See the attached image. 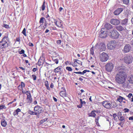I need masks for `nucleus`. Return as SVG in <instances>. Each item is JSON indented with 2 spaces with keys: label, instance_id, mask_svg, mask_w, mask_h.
Returning <instances> with one entry per match:
<instances>
[{
  "label": "nucleus",
  "instance_id": "5701e85b",
  "mask_svg": "<svg viewBox=\"0 0 133 133\" xmlns=\"http://www.w3.org/2000/svg\"><path fill=\"white\" fill-rule=\"evenodd\" d=\"M25 84L23 82H21V85H19L18 86V89L20 90H23V88L25 87Z\"/></svg>",
  "mask_w": 133,
  "mask_h": 133
},
{
  "label": "nucleus",
  "instance_id": "c03bdc74",
  "mask_svg": "<svg viewBox=\"0 0 133 133\" xmlns=\"http://www.w3.org/2000/svg\"><path fill=\"white\" fill-rule=\"evenodd\" d=\"M22 90V93L23 94H28H28L29 93V92H30V91H25L23 90Z\"/></svg>",
  "mask_w": 133,
  "mask_h": 133
},
{
  "label": "nucleus",
  "instance_id": "412c9836",
  "mask_svg": "<svg viewBox=\"0 0 133 133\" xmlns=\"http://www.w3.org/2000/svg\"><path fill=\"white\" fill-rule=\"evenodd\" d=\"M1 124L2 126L4 127H6L7 124L6 121L4 119L1 120Z\"/></svg>",
  "mask_w": 133,
  "mask_h": 133
},
{
  "label": "nucleus",
  "instance_id": "a19ab883",
  "mask_svg": "<svg viewBox=\"0 0 133 133\" xmlns=\"http://www.w3.org/2000/svg\"><path fill=\"white\" fill-rule=\"evenodd\" d=\"M119 119L120 121H122L124 120V117L121 116L120 117Z\"/></svg>",
  "mask_w": 133,
  "mask_h": 133
},
{
  "label": "nucleus",
  "instance_id": "680f3d73",
  "mask_svg": "<svg viewBox=\"0 0 133 133\" xmlns=\"http://www.w3.org/2000/svg\"><path fill=\"white\" fill-rule=\"evenodd\" d=\"M37 69V68H33V69L32 70V71L33 72H35L36 71V70Z\"/></svg>",
  "mask_w": 133,
  "mask_h": 133
},
{
  "label": "nucleus",
  "instance_id": "864d4df0",
  "mask_svg": "<svg viewBox=\"0 0 133 133\" xmlns=\"http://www.w3.org/2000/svg\"><path fill=\"white\" fill-rule=\"evenodd\" d=\"M82 105L80 103L79 105H77V107L79 108H81L82 107Z\"/></svg>",
  "mask_w": 133,
  "mask_h": 133
},
{
  "label": "nucleus",
  "instance_id": "f3484780",
  "mask_svg": "<svg viewBox=\"0 0 133 133\" xmlns=\"http://www.w3.org/2000/svg\"><path fill=\"white\" fill-rule=\"evenodd\" d=\"M27 95L26 99L27 102L29 103H31L32 101V98H31V96L30 92H29L28 94H26Z\"/></svg>",
  "mask_w": 133,
  "mask_h": 133
},
{
  "label": "nucleus",
  "instance_id": "0e129e2a",
  "mask_svg": "<svg viewBox=\"0 0 133 133\" xmlns=\"http://www.w3.org/2000/svg\"><path fill=\"white\" fill-rule=\"evenodd\" d=\"M53 98V99H54V100L55 102H56L57 101V99L56 98L54 97Z\"/></svg>",
  "mask_w": 133,
  "mask_h": 133
},
{
  "label": "nucleus",
  "instance_id": "aec40b11",
  "mask_svg": "<svg viewBox=\"0 0 133 133\" xmlns=\"http://www.w3.org/2000/svg\"><path fill=\"white\" fill-rule=\"evenodd\" d=\"M95 112L97 113V111L94 110L92 111L91 112L89 113L88 114L89 116L93 117H95L96 115V114L95 113Z\"/></svg>",
  "mask_w": 133,
  "mask_h": 133
},
{
  "label": "nucleus",
  "instance_id": "5fc2aeb1",
  "mask_svg": "<svg viewBox=\"0 0 133 133\" xmlns=\"http://www.w3.org/2000/svg\"><path fill=\"white\" fill-rule=\"evenodd\" d=\"M129 119L130 120H133V116L130 117H129Z\"/></svg>",
  "mask_w": 133,
  "mask_h": 133
},
{
  "label": "nucleus",
  "instance_id": "7ed1b4c3",
  "mask_svg": "<svg viewBox=\"0 0 133 133\" xmlns=\"http://www.w3.org/2000/svg\"><path fill=\"white\" fill-rule=\"evenodd\" d=\"M132 84H133V76H130L128 77V80L125 81L123 84V86L124 88L129 89Z\"/></svg>",
  "mask_w": 133,
  "mask_h": 133
},
{
  "label": "nucleus",
  "instance_id": "4c0bfd02",
  "mask_svg": "<svg viewBox=\"0 0 133 133\" xmlns=\"http://www.w3.org/2000/svg\"><path fill=\"white\" fill-rule=\"evenodd\" d=\"M3 26L7 29H9L10 28L9 25L7 24H4L3 25Z\"/></svg>",
  "mask_w": 133,
  "mask_h": 133
},
{
  "label": "nucleus",
  "instance_id": "4be33fe9",
  "mask_svg": "<svg viewBox=\"0 0 133 133\" xmlns=\"http://www.w3.org/2000/svg\"><path fill=\"white\" fill-rule=\"evenodd\" d=\"M128 19H125L122 21L121 22V24L123 25H126L128 24Z\"/></svg>",
  "mask_w": 133,
  "mask_h": 133
},
{
  "label": "nucleus",
  "instance_id": "c85d7f7f",
  "mask_svg": "<svg viewBox=\"0 0 133 133\" xmlns=\"http://www.w3.org/2000/svg\"><path fill=\"white\" fill-rule=\"evenodd\" d=\"M45 19L43 17L41 18L39 21V23L41 24V25L43 24V23L44 22V21Z\"/></svg>",
  "mask_w": 133,
  "mask_h": 133
},
{
  "label": "nucleus",
  "instance_id": "58836bf2",
  "mask_svg": "<svg viewBox=\"0 0 133 133\" xmlns=\"http://www.w3.org/2000/svg\"><path fill=\"white\" fill-rule=\"evenodd\" d=\"M6 107L4 105H0V110L3 109H5Z\"/></svg>",
  "mask_w": 133,
  "mask_h": 133
},
{
  "label": "nucleus",
  "instance_id": "de8ad7c7",
  "mask_svg": "<svg viewBox=\"0 0 133 133\" xmlns=\"http://www.w3.org/2000/svg\"><path fill=\"white\" fill-rule=\"evenodd\" d=\"M72 65L74 66H77V63H76V62L75 61L74 63L72 64Z\"/></svg>",
  "mask_w": 133,
  "mask_h": 133
},
{
  "label": "nucleus",
  "instance_id": "8fccbe9b",
  "mask_svg": "<svg viewBox=\"0 0 133 133\" xmlns=\"http://www.w3.org/2000/svg\"><path fill=\"white\" fill-rule=\"evenodd\" d=\"M124 112H128L129 110L127 108H125L124 109Z\"/></svg>",
  "mask_w": 133,
  "mask_h": 133
},
{
  "label": "nucleus",
  "instance_id": "72a5a7b5",
  "mask_svg": "<svg viewBox=\"0 0 133 133\" xmlns=\"http://www.w3.org/2000/svg\"><path fill=\"white\" fill-rule=\"evenodd\" d=\"M26 30L25 28H24L22 31V33L25 36H26Z\"/></svg>",
  "mask_w": 133,
  "mask_h": 133
},
{
  "label": "nucleus",
  "instance_id": "4d7b16f0",
  "mask_svg": "<svg viewBox=\"0 0 133 133\" xmlns=\"http://www.w3.org/2000/svg\"><path fill=\"white\" fill-rule=\"evenodd\" d=\"M16 41L17 42H20V39L19 38H17L16 39Z\"/></svg>",
  "mask_w": 133,
  "mask_h": 133
},
{
  "label": "nucleus",
  "instance_id": "9b49d317",
  "mask_svg": "<svg viewBox=\"0 0 133 133\" xmlns=\"http://www.w3.org/2000/svg\"><path fill=\"white\" fill-rule=\"evenodd\" d=\"M131 47L130 45L129 44H127L124 47L123 51L124 52L127 53L129 52L131 49Z\"/></svg>",
  "mask_w": 133,
  "mask_h": 133
},
{
  "label": "nucleus",
  "instance_id": "6e6552de",
  "mask_svg": "<svg viewBox=\"0 0 133 133\" xmlns=\"http://www.w3.org/2000/svg\"><path fill=\"white\" fill-rule=\"evenodd\" d=\"M114 67V65L112 63H108L105 66V70L107 71L111 72L113 69Z\"/></svg>",
  "mask_w": 133,
  "mask_h": 133
},
{
  "label": "nucleus",
  "instance_id": "603ef678",
  "mask_svg": "<svg viewBox=\"0 0 133 133\" xmlns=\"http://www.w3.org/2000/svg\"><path fill=\"white\" fill-rule=\"evenodd\" d=\"M28 45L31 46H34V44L30 42H29L28 43Z\"/></svg>",
  "mask_w": 133,
  "mask_h": 133
},
{
  "label": "nucleus",
  "instance_id": "f257e3e1",
  "mask_svg": "<svg viewBox=\"0 0 133 133\" xmlns=\"http://www.w3.org/2000/svg\"><path fill=\"white\" fill-rule=\"evenodd\" d=\"M118 72L116 76V81L119 84H123L125 82L127 76L124 69L122 66H118L117 68Z\"/></svg>",
  "mask_w": 133,
  "mask_h": 133
},
{
  "label": "nucleus",
  "instance_id": "6e6d98bb",
  "mask_svg": "<svg viewBox=\"0 0 133 133\" xmlns=\"http://www.w3.org/2000/svg\"><path fill=\"white\" fill-rule=\"evenodd\" d=\"M86 103V102H85L84 101H83L82 103H81V104L82 105H85Z\"/></svg>",
  "mask_w": 133,
  "mask_h": 133
},
{
  "label": "nucleus",
  "instance_id": "0eeeda50",
  "mask_svg": "<svg viewBox=\"0 0 133 133\" xmlns=\"http://www.w3.org/2000/svg\"><path fill=\"white\" fill-rule=\"evenodd\" d=\"M116 43L115 40L112 41L108 43L107 45V47L110 50L113 49L116 47Z\"/></svg>",
  "mask_w": 133,
  "mask_h": 133
},
{
  "label": "nucleus",
  "instance_id": "dca6fc26",
  "mask_svg": "<svg viewBox=\"0 0 133 133\" xmlns=\"http://www.w3.org/2000/svg\"><path fill=\"white\" fill-rule=\"evenodd\" d=\"M62 66H59L54 70V72L56 73H60L62 72Z\"/></svg>",
  "mask_w": 133,
  "mask_h": 133
},
{
  "label": "nucleus",
  "instance_id": "a18cd8bd",
  "mask_svg": "<svg viewBox=\"0 0 133 133\" xmlns=\"http://www.w3.org/2000/svg\"><path fill=\"white\" fill-rule=\"evenodd\" d=\"M45 86L46 87L47 86H49V84H48V81H46L45 82Z\"/></svg>",
  "mask_w": 133,
  "mask_h": 133
},
{
  "label": "nucleus",
  "instance_id": "338daca9",
  "mask_svg": "<svg viewBox=\"0 0 133 133\" xmlns=\"http://www.w3.org/2000/svg\"><path fill=\"white\" fill-rule=\"evenodd\" d=\"M19 68H20L22 70H24L25 69L24 68H23L22 67H19Z\"/></svg>",
  "mask_w": 133,
  "mask_h": 133
},
{
  "label": "nucleus",
  "instance_id": "1a4fd4ad",
  "mask_svg": "<svg viewBox=\"0 0 133 133\" xmlns=\"http://www.w3.org/2000/svg\"><path fill=\"white\" fill-rule=\"evenodd\" d=\"M133 60V57L132 56L127 55L124 58L123 60L125 63L127 64H129L131 63Z\"/></svg>",
  "mask_w": 133,
  "mask_h": 133
},
{
  "label": "nucleus",
  "instance_id": "ddd939ff",
  "mask_svg": "<svg viewBox=\"0 0 133 133\" xmlns=\"http://www.w3.org/2000/svg\"><path fill=\"white\" fill-rule=\"evenodd\" d=\"M104 29L102 28L101 31V33L99 35V36L101 38H104L106 37L107 36V34H108V33H107V32L104 31Z\"/></svg>",
  "mask_w": 133,
  "mask_h": 133
},
{
  "label": "nucleus",
  "instance_id": "c9c22d12",
  "mask_svg": "<svg viewBox=\"0 0 133 133\" xmlns=\"http://www.w3.org/2000/svg\"><path fill=\"white\" fill-rule=\"evenodd\" d=\"M66 69L68 71H72V69L70 67H66Z\"/></svg>",
  "mask_w": 133,
  "mask_h": 133
},
{
  "label": "nucleus",
  "instance_id": "cd10ccee",
  "mask_svg": "<svg viewBox=\"0 0 133 133\" xmlns=\"http://www.w3.org/2000/svg\"><path fill=\"white\" fill-rule=\"evenodd\" d=\"M90 55L92 56L93 57H94V48L93 47H91L90 50Z\"/></svg>",
  "mask_w": 133,
  "mask_h": 133
},
{
  "label": "nucleus",
  "instance_id": "b1692460",
  "mask_svg": "<svg viewBox=\"0 0 133 133\" xmlns=\"http://www.w3.org/2000/svg\"><path fill=\"white\" fill-rule=\"evenodd\" d=\"M116 29L119 31H122L123 30H125L123 27L121 26H116Z\"/></svg>",
  "mask_w": 133,
  "mask_h": 133
},
{
  "label": "nucleus",
  "instance_id": "79ce46f5",
  "mask_svg": "<svg viewBox=\"0 0 133 133\" xmlns=\"http://www.w3.org/2000/svg\"><path fill=\"white\" fill-rule=\"evenodd\" d=\"M32 77L33 78V79L34 80H35L36 79V76H35L34 75H32Z\"/></svg>",
  "mask_w": 133,
  "mask_h": 133
},
{
  "label": "nucleus",
  "instance_id": "69168bd1",
  "mask_svg": "<svg viewBox=\"0 0 133 133\" xmlns=\"http://www.w3.org/2000/svg\"><path fill=\"white\" fill-rule=\"evenodd\" d=\"M49 30H48V29H47L46 30V31H45V33H48L49 31Z\"/></svg>",
  "mask_w": 133,
  "mask_h": 133
},
{
  "label": "nucleus",
  "instance_id": "a878e982",
  "mask_svg": "<svg viewBox=\"0 0 133 133\" xmlns=\"http://www.w3.org/2000/svg\"><path fill=\"white\" fill-rule=\"evenodd\" d=\"M123 100H125V99L123 97L121 96H119L117 98V100L120 102H122Z\"/></svg>",
  "mask_w": 133,
  "mask_h": 133
},
{
  "label": "nucleus",
  "instance_id": "f704fd0d",
  "mask_svg": "<svg viewBox=\"0 0 133 133\" xmlns=\"http://www.w3.org/2000/svg\"><path fill=\"white\" fill-rule=\"evenodd\" d=\"M47 120V118H45L41 120L40 121V122L41 124H42L44 122H46Z\"/></svg>",
  "mask_w": 133,
  "mask_h": 133
},
{
  "label": "nucleus",
  "instance_id": "49530a36",
  "mask_svg": "<svg viewBox=\"0 0 133 133\" xmlns=\"http://www.w3.org/2000/svg\"><path fill=\"white\" fill-rule=\"evenodd\" d=\"M24 50H22L21 51L19 52V53L21 54H23L24 53Z\"/></svg>",
  "mask_w": 133,
  "mask_h": 133
},
{
  "label": "nucleus",
  "instance_id": "2f4dec72",
  "mask_svg": "<svg viewBox=\"0 0 133 133\" xmlns=\"http://www.w3.org/2000/svg\"><path fill=\"white\" fill-rule=\"evenodd\" d=\"M75 61L76 62V63H77L78 64H81V65H82V62H81V61L78 59H75Z\"/></svg>",
  "mask_w": 133,
  "mask_h": 133
},
{
  "label": "nucleus",
  "instance_id": "bb28decb",
  "mask_svg": "<svg viewBox=\"0 0 133 133\" xmlns=\"http://www.w3.org/2000/svg\"><path fill=\"white\" fill-rule=\"evenodd\" d=\"M60 95L62 97H64L66 96L65 92L64 91H62L60 93Z\"/></svg>",
  "mask_w": 133,
  "mask_h": 133
},
{
  "label": "nucleus",
  "instance_id": "bf43d9fd",
  "mask_svg": "<svg viewBox=\"0 0 133 133\" xmlns=\"http://www.w3.org/2000/svg\"><path fill=\"white\" fill-rule=\"evenodd\" d=\"M54 87V84L52 83L50 85V87L51 88H52Z\"/></svg>",
  "mask_w": 133,
  "mask_h": 133
},
{
  "label": "nucleus",
  "instance_id": "ea45409f",
  "mask_svg": "<svg viewBox=\"0 0 133 133\" xmlns=\"http://www.w3.org/2000/svg\"><path fill=\"white\" fill-rule=\"evenodd\" d=\"M41 61H42V60H39L38 61V64L39 66H40L43 64V63H41Z\"/></svg>",
  "mask_w": 133,
  "mask_h": 133
},
{
  "label": "nucleus",
  "instance_id": "e433bc0d",
  "mask_svg": "<svg viewBox=\"0 0 133 133\" xmlns=\"http://www.w3.org/2000/svg\"><path fill=\"white\" fill-rule=\"evenodd\" d=\"M53 61L55 62V63L57 64L58 63V60L57 59H52Z\"/></svg>",
  "mask_w": 133,
  "mask_h": 133
},
{
  "label": "nucleus",
  "instance_id": "052dcab7",
  "mask_svg": "<svg viewBox=\"0 0 133 133\" xmlns=\"http://www.w3.org/2000/svg\"><path fill=\"white\" fill-rule=\"evenodd\" d=\"M90 71L89 70H84V74L85 73L87 72H89Z\"/></svg>",
  "mask_w": 133,
  "mask_h": 133
},
{
  "label": "nucleus",
  "instance_id": "7c9ffc66",
  "mask_svg": "<svg viewBox=\"0 0 133 133\" xmlns=\"http://www.w3.org/2000/svg\"><path fill=\"white\" fill-rule=\"evenodd\" d=\"M129 2V0H123V3L127 4H128Z\"/></svg>",
  "mask_w": 133,
  "mask_h": 133
},
{
  "label": "nucleus",
  "instance_id": "c756f323",
  "mask_svg": "<svg viewBox=\"0 0 133 133\" xmlns=\"http://www.w3.org/2000/svg\"><path fill=\"white\" fill-rule=\"evenodd\" d=\"M74 73L76 74H77L81 75H83L84 74V71L82 72H74Z\"/></svg>",
  "mask_w": 133,
  "mask_h": 133
},
{
  "label": "nucleus",
  "instance_id": "423d86ee",
  "mask_svg": "<svg viewBox=\"0 0 133 133\" xmlns=\"http://www.w3.org/2000/svg\"><path fill=\"white\" fill-rule=\"evenodd\" d=\"M108 35L110 37L114 39L118 38L119 36V33L116 30H113L112 32H110Z\"/></svg>",
  "mask_w": 133,
  "mask_h": 133
},
{
  "label": "nucleus",
  "instance_id": "6ab92c4d",
  "mask_svg": "<svg viewBox=\"0 0 133 133\" xmlns=\"http://www.w3.org/2000/svg\"><path fill=\"white\" fill-rule=\"evenodd\" d=\"M105 28L107 30H109L112 28V26L109 23H106L104 25Z\"/></svg>",
  "mask_w": 133,
  "mask_h": 133
},
{
  "label": "nucleus",
  "instance_id": "09e8293b",
  "mask_svg": "<svg viewBox=\"0 0 133 133\" xmlns=\"http://www.w3.org/2000/svg\"><path fill=\"white\" fill-rule=\"evenodd\" d=\"M35 113H36L35 111L34 112L33 111H30V114L31 115H35Z\"/></svg>",
  "mask_w": 133,
  "mask_h": 133
},
{
  "label": "nucleus",
  "instance_id": "9d476101",
  "mask_svg": "<svg viewBox=\"0 0 133 133\" xmlns=\"http://www.w3.org/2000/svg\"><path fill=\"white\" fill-rule=\"evenodd\" d=\"M34 110L36 112L35 115H37L38 114H40L43 111V108L38 105L35 106L34 108Z\"/></svg>",
  "mask_w": 133,
  "mask_h": 133
},
{
  "label": "nucleus",
  "instance_id": "e2e57ef3",
  "mask_svg": "<svg viewBox=\"0 0 133 133\" xmlns=\"http://www.w3.org/2000/svg\"><path fill=\"white\" fill-rule=\"evenodd\" d=\"M114 119H115V118L116 117L117 115L116 114H114L113 115V116Z\"/></svg>",
  "mask_w": 133,
  "mask_h": 133
},
{
  "label": "nucleus",
  "instance_id": "4468645a",
  "mask_svg": "<svg viewBox=\"0 0 133 133\" xmlns=\"http://www.w3.org/2000/svg\"><path fill=\"white\" fill-rule=\"evenodd\" d=\"M62 21L60 20L58 21L55 19L54 20V23L59 28H60L62 26Z\"/></svg>",
  "mask_w": 133,
  "mask_h": 133
},
{
  "label": "nucleus",
  "instance_id": "473e14b6",
  "mask_svg": "<svg viewBox=\"0 0 133 133\" xmlns=\"http://www.w3.org/2000/svg\"><path fill=\"white\" fill-rule=\"evenodd\" d=\"M45 2H44L43 3V4L42 6L41 7V8L42 10L43 11L44 10L45 8Z\"/></svg>",
  "mask_w": 133,
  "mask_h": 133
},
{
  "label": "nucleus",
  "instance_id": "a211bd4d",
  "mask_svg": "<svg viewBox=\"0 0 133 133\" xmlns=\"http://www.w3.org/2000/svg\"><path fill=\"white\" fill-rule=\"evenodd\" d=\"M123 10L122 8L118 9L114 12V14L115 15H119Z\"/></svg>",
  "mask_w": 133,
  "mask_h": 133
},
{
  "label": "nucleus",
  "instance_id": "3c124183",
  "mask_svg": "<svg viewBox=\"0 0 133 133\" xmlns=\"http://www.w3.org/2000/svg\"><path fill=\"white\" fill-rule=\"evenodd\" d=\"M61 42V41L60 40H58L57 41V43L58 44H60Z\"/></svg>",
  "mask_w": 133,
  "mask_h": 133
},
{
  "label": "nucleus",
  "instance_id": "20e7f679",
  "mask_svg": "<svg viewBox=\"0 0 133 133\" xmlns=\"http://www.w3.org/2000/svg\"><path fill=\"white\" fill-rule=\"evenodd\" d=\"M8 38L7 37H4L2 39V41H0V47L3 48H4L7 47L8 46Z\"/></svg>",
  "mask_w": 133,
  "mask_h": 133
},
{
  "label": "nucleus",
  "instance_id": "774afa93",
  "mask_svg": "<svg viewBox=\"0 0 133 133\" xmlns=\"http://www.w3.org/2000/svg\"><path fill=\"white\" fill-rule=\"evenodd\" d=\"M130 43L131 44L133 45V39L131 41Z\"/></svg>",
  "mask_w": 133,
  "mask_h": 133
},
{
  "label": "nucleus",
  "instance_id": "f03ea898",
  "mask_svg": "<svg viewBox=\"0 0 133 133\" xmlns=\"http://www.w3.org/2000/svg\"><path fill=\"white\" fill-rule=\"evenodd\" d=\"M102 105L104 107L108 109L115 108L117 106L115 102H111L107 101L103 102Z\"/></svg>",
  "mask_w": 133,
  "mask_h": 133
},
{
  "label": "nucleus",
  "instance_id": "37998d69",
  "mask_svg": "<svg viewBox=\"0 0 133 133\" xmlns=\"http://www.w3.org/2000/svg\"><path fill=\"white\" fill-rule=\"evenodd\" d=\"M99 117H97V118H96L95 119V122L96 123L97 125V124H98V120L99 119Z\"/></svg>",
  "mask_w": 133,
  "mask_h": 133
},
{
  "label": "nucleus",
  "instance_id": "13d9d810",
  "mask_svg": "<svg viewBox=\"0 0 133 133\" xmlns=\"http://www.w3.org/2000/svg\"><path fill=\"white\" fill-rule=\"evenodd\" d=\"M132 94L130 93L128 95V97L129 98H130L132 96Z\"/></svg>",
  "mask_w": 133,
  "mask_h": 133
},
{
  "label": "nucleus",
  "instance_id": "39448f33",
  "mask_svg": "<svg viewBox=\"0 0 133 133\" xmlns=\"http://www.w3.org/2000/svg\"><path fill=\"white\" fill-rule=\"evenodd\" d=\"M108 54L104 52H103L100 54L99 59L100 61L102 62H106L108 60Z\"/></svg>",
  "mask_w": 133,
  "mask_h": 133
},
{
  "label": "nucleus",
  "instance_id": "2eb2a0df",
  "mask_svg": "<svg viewBox=\"0 0 133 133\" xmlns=\"http://www.w3.org/2000/svg\"><path fill=\"white\" fill-rule=\"evenodd\" d=\"M110 22L112 24L117 25L120 23V21L116 19H113L111 20Z\"/></svg>",
  "mask_w": 133,
  "mask_h": 133
},
{
  "label": "nucleus",
  "instance_id": "f8f14e48",
  "mask_svg": "<svg viewBox=\"0 0 133 133\" xmlns=\"http://www.w3.org/2000/svg\"><path fill=\"white\" fill-rule=\"evenodd\" d=\"M98 46V48L99 50L101 51H105L106 49V47L105 44L102 43L99 44H97L96 46Z\"/></svg>",
  "mask_w": 133,
  "mask_h": 133
},
{
  "label": "nucleus",
  "instance_id": "393cba45",
  "mask_svg": "<svg viewBox=\"0 0 133 133\" xmlns=\"http://www.w3.org/2000/svg\"><path fill=\"white\" fill-rule=\"evenodd\" d=\"M20 111L21 110L19 108H18L14 111L13 114L14 116L17 115L18 114V112Z\"/></svg>",
  "mask_w": 133,
  "mask_h": 133
}]
</instances>
